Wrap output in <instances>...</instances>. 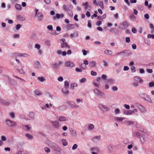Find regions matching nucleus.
I'll return each mask as SVG.
<instances>
[{"label":"nucleus","instance_id":"1","mask_svg":"<svg viewBox=\"0 0 154 154\" xmlns=\"http://www.w3.org/2000/svg\"><path fill=\"white\" fill-rule=\"evenodd\" d=\"M5 122L7 125L10 127H13L17 125L16 122L13 121L8 119H7L5 120Z\"/></svg>","mask_w":154,"mask_h":154},{"label":"nucleus","instance_id":"2","mask_svg":"<svg viewBox=\"0 0 154 154\" xmlns=\"http://www.w3.org/2000/svg\"><path fill=\"white\" fill-rule=\"evenodd\" d=\"M22 128L24 131L27 132L30 131L32 130V127L30 125H23L22 126Z\"/></svg>","mask_w":154,"mask_h":154},{"label":"nucleus","instance_id":"3","mask_svg":"<svg viewBox=\"0 0 154 154\" xmlns=\"http://www.w3.org/2000/svg\"><path fill=\"white\" fill-rule=\"evenodd\" d=\"M129 23L127 21L123 22L121 24V28L122 29H125L127 28L129 25Z\"/></svg>","mask_w":154,"mask_h":154},{"label":"nucleus","instance_id":"4","mask_svg":"<svg viewBox=\"0 0 154 154\" xmlns=\"http://www.w3.org/2000/svg\"><path fill=\"white\" fill-rule=\"evenodd\" d=\"M94 92L95 94L97 96H102L103 97H104V93H102L97 88H95L94 90Z\"/></svg>","mask_w":154,"mask_h":154},{"label":"nucleus","instance_id":"5","mask_svg":"<svg viewBox=\"0 0 154 154\" xmlns=\"http://www.w3.org/2000/svg\"><path fill=\"white\" fill-rule=\"evenodd\" d=\"M75 65L74 63L69 61H66L65 63V66L66 67H73Z\"/></svg>","mask_w":154,"mask_h":154},{"label":"nucleus","instance_id":"6","mask_svg":"<svg viewBox=\"0 0 154 154\" xmlns=\"http://www.w3.org/2000/svg\"><path fill=\"white\" fill-rule=\"evenodd\" d=\"M61 47L62 48L65 49H69L70 48L69 45L67 42L61 43Z\"/></svg>","mask_w":154,"mask_h":154},{"label":"nucleus","instance_id":"7","mask_svg":"<svg viewBox=\"0 0 154 154\" xmlns=\"http://www.w3.org/2000/svg\"><path fill=\"white\" fill-rule=\"evenodd\" d=\"M133 80L135 82H138L140 83H141L143 82V80L138 76H135Z\"/></svg>","mask_w":154,"mask_h":154},{"label":"nucleus","instance_id":"8","mask_svg":"<svg viewBox=\"0 0 154 154\" xmlns=\"http://www.w3.org/2000/svg\"><path fill=\"white\" fill-rule=\"evenodd\" d=\"M52 149L54 151H57L59 152H61V151H62L61 148L58 145H57L56 144L54 146V147L52 148Z\"/></svg>","mask_w":154,"mask_h":154},{"label":"nucleus","instance_id":"9","mask_svg":"<svg viewBox=\"0 0 154 154\" xmlns=\"http://www.w3.org/2000/svg\"><path fill=\"white\" fill-rule=\"evenodd\" d=\"M82 5L85 7V10H90L91 7L89 5L88 2L83 3Z\"/></svg>","mask_w":154,"mask_h":154},{"label":"nucleus","instance_id":"10","mask_svg":"<svg viewBox=\"0 0 154 154\" xmlns=\"http://www.w3.org/2000/svg\"><path fill=\"white\" fill-rule=\"evenodd\" d=\"M51 123L54 128H59V122L58 121H52Z\"/></svg>","mask_w":154,"mask_h":154},{"label":"nucleus","instance_id":"11","mask_svg":"<svg viewBox=\"0 0 154 154\" xmlns=\"http://www.w3.org/2000/svg\"><path fill=\"white\" fill-rule=\"evenodd\" d=\"M147 137H146L144 135H141L140 136V139L141 142L143 143L146 141V138H147Z\"/></svg>","mask_w":154,"mask_h":154},{"label":"nucleus","instance_id":"12","mask_svg":"<svg viewBox=\"0 0 154 154\" xmlns=\"http://www.w3.org/2000/svg\"><path fill=\"white\" fill-rule=\"evenodd\" d=\"M68 120L67 117H65L63 116H61L59 118V120L61 122L66 121Z\"/></svg>","mask_w":154,"mask_h":154},{"label":"nucleus","instance_id":"13","mask_svg":"<svg viewBox=\"0 0 154 154\" xmlns=\"http://www.w3.org/2000/svg\"><path fill=\"white\" fill-rule=\"evenodd\" d=\"M124 56H128L130 55L131 54V51L129 50H124Z\"/></svg>","mask_w":154,"mask_h":154},{"label":"nucleus","instance_id":"14","mask_svg":"<svg viewBox=\"0 0 154 154\" xmlns=\"http://www.w3.org/2000/svg\"><path fill=\"white\" fill-rule=\"evenodd\" d=\"M62 64V62L61 61H59L58 63L52 64V66L54 68H57Z\"/></svg>","mask_w":154,"mask_h":154},{"label":"nucleus","instance_id":"15","mask_svg":"<svg viewBox=\"0 0 154 154\" xmlns=\"http://www.w3.org/2000/svg\"><path fill=\"white\" fill-rule=\"evenodd\" d=\"M75 25L74 24H69L67 26L66 28L68 30H70L75 28Z\"/></svg>","mask_w":154,"mask_h":154},{"label":"nucleus","instance_id":"16","mask_svg":"<svg viewBox=\"0 0 154 154\" xmlns=\"http://www.w3.org/2000/svg\"><path fill=\"white\" fill-rule=\"evenodd\" d=\"M0 103L3 105L4 106H8L9 104V103L5 101V100H4L1 99L0 98Z\"/></svg>","mask_w":154,"mask_h":154},{"label":"nucleus","instance_id":"17","mask_svg":"<svg viewBox=\"0 0 154 154\" xmlns=\"http://www.w3.org/2000/svg\"><path fill=\"white\" fill-rule=\"evenodd\" d=\"M37 14V16L38 18V20L41 21L42 20L43 14L41 12L38 13Z\"/></svg>","mask_w":154,"mask_h":154},{"label":"nucleus","instance_id":"18","mask_svg":"<svg viewBox=\"0 0 154 154\" xmlns=\"http://www.w3.org/2000/svg\"><path fill=\"white\" fill-rule=\"evenodd\" d=\"M29 120L33 119L35 117V114L34 112H30L29 115Z\"/></svg>","mask_w":154,"mask_h":154},{"label":"nucleus","instance_id":"19","mask_svg":"<svg viewBox=\"0 0 154 154\" xmlns=\"http://www.w3.org/2000/svg\"><path fill=\"white\" fill-rule=\"evenodd\" d=\"M101 138V136H97L93 137L92 140L96 142L98 141L99 140H100Z\"/></svg>","mask_w":154,"mask_h":154},{"label":"nucleus","instance_id":"20","mask_svg":"<svg viewBox=\"0 0 154 154\" xmlns=\"http://www.w3.org/2000/svg\"><path fill=\"white\" fill-rule=\"evenodd\" d=\"M96 65V62L94 61H91L89 63V66L91 67L95 66Z\"/></svg>","mask_w":154,"mask_h":154},{"label":"nucleus","instance_id":"21","mask_svg":"<svg viewBox=\"0 0 154 154\" xmlns=\"http://www.w3.org/2000/svg\"><path fill=\"white\" fill-rule=\"evenodd\" d=\"M66 108V106L65 105H62L59 107L58 109L60 111H62L65 110Z\"/></svg>","mask_w":154,"mask_h":154},{"label":"nucleus","instance_id":"22","mask_svg":"<svg viewBox=\"0 0 154 154\" xmlns=\"http://www.w3.org/2000/svg\"><path fill=\"white\" fill-rule=\"evenodd\" d=\"M62 90L65 94H69V91L66 87H64L62 88Z\"/></svg>","mask_w":154,"mask_h":154},{"label":"nucleus","instance_id":"23","mask_svg":"<svg viewBox=\"0 0 154 154\" xmlns=\"http://www.w3.org/2000/svg\"><path fill=\"white\" fill-rule=\"evenodd\" d=\"M144 100L146 101L147 102H149L150 103H152V100L148 95H147V96H146V97L144 98Z\"/></svg>","mask_w":154,"mask_h":154},{"label":"nucleus","instance_id":"24","mask_svg":"<svg viewBox=\"0 0 154 154\" xmlns=\"http://www.w3.org/2000/svg\"><path fill=\"white\" fill-rule=\"evenodd\" d=\"M107 82L109 84L112 85L115 83V80L113 79H107Z\"/></svg>","mask_w":154,"mask_h":154},{"label":"nucleus","instance_id":"25","mask_svg":"<svg viewBox=\"0 0 154 154\" xmlns=\"http://www.w3.org/2000/svg\"><path fill=\"white\" fill-rule=\"evenodd\" d=\"M9 116L12 119H14L15 117V113L13 112H10L8 113Z\"/></svg>","mask_w":154,"mask_h":154},{"label":"nucleus","instance_id":"26","mask_svg":"<svg viewBox=\"0 0 154 154\" xmlns=\"http://www.w3.org/2000/svg\"><path fill=\"white\" fill-rule=\"evenodd\" d=\"M70 131L71 132L72 135V136L75 137L76 136L77 134L76 131L75 130L72 128L71 129Z\"/></svg>","mask_w":154,"mask_h":154},{"label":"nucleus","instance_id":"27","mask_svg":"<svg viewBox=\"0 0 154 154\" xmlns=\"http://www.w3.org/2000/svg\"><path fill=\"white\" fill-rule=\"evenodd\" d=\"M13 55L15 57L17 58V57H23V54L21 53H14L13 54Z\"/></svg>","mask_w":154,"mask_h":154},{"label":"nucleus","instance_id":"28","mask_svg":"<svg viewBox=\"0 0 154 154\" xmlns=\"http://www.w3.org/2000/svg\"><path fill=\"white\" fill-rule=\"evenodd\" d=\"M93 85L96 87H98L100 85V82L96 80H94L93 82Z\"/></svg>","mask_w":154,"mask_h":154},{"label":"nucleus","instance_id":"29","mask_svg":"<svg viewBox=\"0 0 154 154\" xmlns=\"http://www.w3.org/2000/svg\"><path fill=\"white\" fill-rule=\"evenodd\" d=\"M35 66L37 68H39L41 67V65L40 63L38 61H36L34 64Z\"/></svg>","mask_w":154,"mask_h":154},{"label":"nucleus","instance_id":"30","mask_svg":"<svg viewBox=\"0 0 154 154\" xmlns=\"http://www.w3.org/2000/svg\"><path fill=\"white\" fill-rule=\"evenodd\" d=\"M56 18L57 19H59L60 18H62L64 17V15L63 14H60L57 13L56 14Z\"/></svg>","mask_w":154,"mask_h":154},{"label":"nucleus","instance_id":"31","mask_svg":"<svg viewBox=\"0 0 154 154\" xmlns=\"http://www.w3.org/2000/svg\"><path fill=\"white\" fill-rule=\"evenodd\" d=\"M137 106H138V108L140 109H142L141 110H144L145 109V107L141 105L139 103H137Z\"/></svg>","mask_w":154,"mask_h":154},{"label":"nucleus","instance_id":"32","mask_svg":"<svg viewBox=\"0 0 154 154\" xmlns=\"http://www.w3.org/2000/svg\"><path fill=\"white\" fill-rule=\"evenodd\" d=\"M17 18L20 21H24L25 20V18L21 15H18Z\"/></svg>","mask_w":154,"mask_h":154},{"label":"nucleus","instance_id":"33","mask_svg":"<svg viewBox=\"0 0 154 154\" xmlns=\"http://www.w3.org/2000/svg\"><path fill=\"white\" fill-rule=\"evenodd\" d=\"M19 116L20 118L25 119L26 120H29V118H26V116L24 114H19Z\"/></svg>","mask_w":154,"mask_h":154},{"label":"nucleus","instance_id":"34","mask_svg":"<svg viewBox=\"0 0 154 154\" xmlns=\"http://www.w3.org/2000/svg\"><path fill=\"white\" fill-rule=\"evenodd\" d=\"M94 128V126L92 124H89L88 127V128L90 130H93Z\"/></svg>","mask_w":154,"mask_h":154},{"label":"nucleus","instance_id":"35","mask_svg":"<svg viewBox=\"0 0 154 154\" xmlns=\"http://www.w3.org/2000/svg\"><path fill=\"white\" fill-rule=\"evenodd\" d=\"M124 113L126 115H132V112L131 110H125Z\"/></svg>","mask_w":154,"mask_h":154},{"label":"nucleus","instance_id":"36","mask_svg":"<svg viewBox=\"0 0 154 154\" xmlns=\"http://www.w3.org/2000/svg\"><path fill=\"white\" fill-rule=\"evenodd\" d=\"M15 8L17 10H21L22 8V6L20 4H17L15 5Z\"/></svg>","mask_w":154,"mask_h":154},{"label":"nucleus","instance_id":"37","mask_svg":"<svg viewBox=\"0 0 154 154\" xmlns=\"http://www.w3.org/2000/svg\"><path fill=\"white\" fill-rule=\"evenodd\" d=\"M25 136L27 137L28 139H32L33 138V137L32 135L28 133L26 134Z\"/></svg>","mask_w":154,"mask_h":154},{"label":"nucleus","instance_id":"38","mask_svg":"<svg viewBox=\"0 0 154 154\" xmlns=\"http://www.w3.org/2000/svg\"><path fill=\"white\" fill-rule=\"evenodd\" d=\"M77 84L75 83H72L70 85V88L71 89L73 90L74 89L75 87H77Z\"/></svg>","mask_w":154,"mask_h":154},{"label":"nucleus","instance_id":"39","mask_svg":"<svg viewBox=\"0 0 154 154\" xmlns=\"http://www.w3.org/2000/svg\"><path fill=\"white\" fill-rule=\"evenodd\" d=\"M61 141L63 146H66L67 145L68 143L67 140L66 139H62Z\"/></svg>","mask_w":154,"mask_h":154},{"label":"nucleus","instance_id":"40","mask_svg":"<svg viewBox=\"0 0 154 154\" xmlns=\"http://www.w3.org/2000/svg\"><path fill=\"white\" fill-rule=\"evenodd\" d=\"M147 95H148L146 93H143L141 94H140V96L141 98L144 99V98H145L146 97V96H147Z\"/></svg>","mask_w":154,"mask_h":154},{"label":"nucleus","instance_id":"41","mask_svg":"<svg viewBox=\"0 0 154 154\" xmlns=\"http://www.w3.org/2000/svg\"><path fill=\"white\" fill-rule=\"evenodd\" d=\"M35 93L36 95L38 96L42 94V93L38 89H36L35 91Z\"/></svg>","mask_w":154,"mask_h":154},{"label":"nucleus","instance_id":"42","mask_svg":"<svg viewBox=\"0 0 154 154\" xmlns=\"http://www.w3.org/2000/svg\"><path fill=\"white\" fill-rule=\"evenodd\" d=\"M56 144L53 143L51 142H50L48 143L49 146L51 148L54 147V146Z\"/></svg>","mask_w":154,"mask_h":154},{"label":"nucleus","instance_id":"43","mask_svg":"<svg viewBox=\"0 0 154 154\" xmlns=\"http://www.w3.org/2000/svg\"><path fill=\"white\" fill-rule=\"evenodd\" d=\"M98 5L101 7L103 6V0H98Z\"/></svg>","mask_w":154,"mask_h":154},{"label":"nucleus","instance_id":"44","mask_svg":"<svg viewBox=\"0 0 154 154\" xmlns=\"http://www.w3.org/2000/svg\"><path fill=\"white\" fill-rule=\"evenodd\" d=\"M115 120L119 122H122L123 120V118L120 117H116L114 118Z\"/></svg>","mask_w":154,"mask_h":154},{"label":"nucleus","instance_id":"45","mask_svg":"<svg viewBox=\"0 0 154 154\" xmlns=\"http://www.w3.org/2000/svg\"><path fill=\"white\" fill-rule=\"evenodd\" d=\"M37 79L41 82H43L45 80V78L43 76L41 77H38L37 78Z\"/></svg>","mask_w":154,"mask_h":154},{"label":"nucleus","instance_id":"46","mask_svg":"<svg viewBox=\"0 0 154 154\" xmlns=\"http://www.w3.org/2000/svg\"><path fill=\"white\" fill-rule=\"evenodd\" d=\"M68 103L69 105H71L72 107H73L75 104V102L72 101L68 102Z\"/></svg>","mask_w":154,"mask_h":154},{"label":"nucleus","instance_id":"47","mask_svg":"<svg viewBox=\"0 0 154 154\" xmlns=\"http://www.w3.org/2000/svg\"><path fill=\"white\" fill-rule=\"evenodd\" d=\"M66 12H67L70 16L73 15V13L72 11L70 9H68Z\"/></svg>","mask_w":154,"mask_h":154},{"label":"nucleus","instance_id":"48","mask_svg":"<svg viewBox=\"0 0 154 154\" xmlns=\"http://www.w3.org/2000/svg\"><path fill=\"white\" fill-rule=\"evenodd\" d=\"M101 106L103 108L105 109L106 111H109L110 109V108L108 107L107 106H106L103 105H102Z\"/></svg>","mask_w":154,"mask_h":154},{"label":"nucleus","instance_id":"49","mask_svg":"<svg viewBox=\"0 0 154 154\" xmlns=\"http://www.w3.org/2000/svg\"><path fill=\"white\" fill-rule=\"evenodd\" d=\"M101 78L103 80H106L107 79V76L105 74H103L102 75Z\"/></svg>","mask_w":154,"mask_h":154},{"label":"nucleus","instance_id":"50","mask_svg":"<svg viewBox=\"0 0 154 154\" xmlns=\"http://www.w3.org/2000/svg\"><path fill=\"white\" fill-rule=\"evenodd\" d=\"M125 122L128 125L133 124V122L131 121H126Z\"/></svg>","mask_w":154,"mask_h":154},{"label":"nucleus","instance_id":"51","mask_svg":"<svg viewBox=\"0 0 154 154\" xmlns=\"http://www.w3.org/2000/svg\"><path fill=\"white\" fill-rule=\"evenodd\" d=\"M123 50L122 51L119 52H117L116 54L118 55H121V56H123L124 55V53Z\"/></svg>","mask_w":154,"mask_h":154},{"label":"nucleus","instance_id":"52","mask_svg":"<svg viewBox=\"0 0 154 154\" xmlns=\"http://www.w3.org/2000/svg\"><path fill=\"white\" fill-rule=\"evenodd\" d=\"M44 149L45 152L47 153H49L51 151L50 149L48 147H45Z\"/></svg>","mask_w":154,"mask_h":154},{"label":"nucleus","instance_id":"53","mask_svg":"<svg viewBox=\"0 0 154 154\" xmlns=\"http://www.w3.org/2000/svg\"><path fill=\"white\" fill-rule=\"evenodd\" d=\"M22 25L20 24H17L16 26V29L18 30L22 27Z\"/></svg>","mask_w":154,"mask_h":154},{"label":"nucleus","instance_id":"54","mask_svg":"<svg viewBox=\"0 0 154 154\" xmlns=\"http://www.w3.org/2000/svg\"><path fill=\"white\" fill-rule=\"evenodd\" d=\"M64 86L66 87H68L69 86V82L67 81H66L64 82Z\"/></svg>","mask_w":154,"mask_h":154},{"label":"nucleus","instance_id":"55","mask_svg":"<svg viewBox=\"0 0 154 154\" xmlns=\"http://www.w3.org/2000/svg\"><path fill=\"white\" fill-rule=\"evenodd\" d=\"M63 10H64L65 11H67L68 9L67 7L66 6V5H63Z\"/></svg>","mask_w":154,"mask_h":154},{"label":"nucleus","instance_id":"56","mask_svg":"<svg viewBox=\"0 0 154 154\" xmlns=\"http://www.w3.org/2000/svg\"><path fill=\"white\" fill-rule=\"evenodd\" d=\"M91 150L92 151H95L96 152H98L99 151V149L97 147H94L91 149Z\"/></svg>","mask_w":154,"mask_h":154},{"label":"nucleus","instance_id":"57","mask_svg":"<svg viewBox=\"0 0 154 154\" xmlns=\"http://www.w3.org/2000/svg\"><path fill=\"white\" fill-rule=\"evenodd\" d=\"M17 69L20 74H23L25 73V72L23 69Z\"/></svg>","mask_w":154,"mask_h":154},{"label":"nucleus","instance_id":"58","mask_svg":"<svg viewBox=\"0 0 154 154\" xmlns=\"http://www.w3.org/2000/svg\"><path fill=\"white\" fill-rule=\"evenodd\" d=\"M86 79L85 78H83L81 79L80 82L81 83L85 82L86 81Z\"/></svg>","mask_w":154,"mask_h":154},{"label":"nucleus","instance_id":"59","mask_svg":"<svg viewBox=\"0 0 154 154\" xmlns=\"http://www.w3.org/2000/svg\"><path fill=\"white\" fill-rule=\"evenodd\" d=\"M88 26L89 28H91V22L90 20H88Z\"/></svg>","mask_w":154,"mask_h":154},{"label":"nucleus","instance_id":"60","mask_svg":"<svg viewBox=\"0 0 154 154\" xmlns=\"http://www.w3.org/2000/svg\"><path fill=\"white\" fill-rule=\"evenodd\" d=\"M72 113L73 116H76L78 114V112L76 111H74L72 112Z\"/></svg>","mask_w":154,"mask_h":154},{"label":"nucleus","instance_id":"61","mask_svg":"<svg viewBox=\"0 0 154 154\" xmlns=\"http://www.w3.org/2000/svg\"><path fill=\"white\" fill-rule=\"evenodd\" d=\"M132 32L134 33H136L137 32V30L135 27H132L131 29Z\"/></svg>","mask_w":154,"mask_h":154},{"label":"nucleus","instance_id":"62","mask_svg":"<svg viewBox=\"0 0 154 154\" xmlns=\"http://www.w3.org/2000/svg\"><path fill=\"white\" fill-rule=\"evenodd\" d=\"M78 147V145L77 144H74L73 146L72 147V149L73 150H74L77 149Z\"/></svg>","mask_w":154,"mask_h":154},{"label":"nucleus","instance_id":"63","mask_svg":"<svg viewBox=\"0 0 154 154\" xmlns=\"http://www.w3.org/2000/svg\"><path fill=\"white\" fill-rule=\"evenodd\" d=\"M91 75L93 76H96L97 74V72L94 71H91Z\"/></svg>","mask_w":154,"mask_h":154},{"label":"nucleus","instance_id":"64","mask_svg":"<svg viewBox=\"0 0 154 154\" xmlns=\"http://www.w3.org/2000/svg\"><path fill=\"white\" fill-rule=\"evenodd\" d=\"M47 29L49 30H53V27L52 25H48L47 26Z\"/></svg>","mask_w":154,"mask_h":154}]
</instances>
